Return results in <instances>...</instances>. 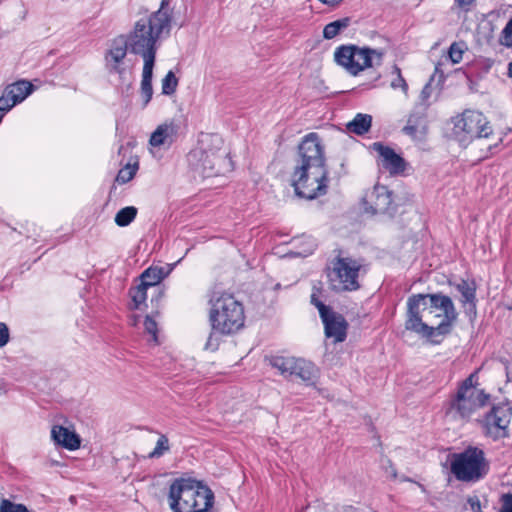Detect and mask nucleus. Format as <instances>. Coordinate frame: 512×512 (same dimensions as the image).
<instances>
[{
  "label": "nucleus",
  "instance_id": "1",
  "mask_svg": "<svg viewBox=\"0 0 512 512\" xmlns=\"http://www.w3.org/2000/svg\"><path fill=\"white\" fill-rule=\"evenodd\" d=\"M406 306L405 329L432 344H439L441 341L435 337L448 335L458 318L451 297L440 292L412 294Z\"/></svg>",
  "mask_w": 512,
  "mask_h": 512
},
{
  "label": "nucleus",
  "instance_id": "2",
  "mask_svg": "<svg viewBox=\"0 0 512 512\" xmlns=\"http://www.w3.org/2000/svg\"><path fill=\"white\" fill-rule=\"evenodd\" d=\"M328 174L321 138L317 133L311 132L305 135L298 145L291 180L295 195L307 200L325 195L329 182Z\"/></svg>",
  "mask_w": 512,
  "mask_h": 512
},
{
  "label": "nucleus",
  "instance_id": "3",
  "mask_svg": "<svg viewBox=\"0 0 512 512\" xmlns=\"http://www.w3.org/2000/svg\"><path fill=\"white\" fill-rule=\"evenodd\" d=\"M167 502L172 512H216L215 495L210 487L193 478H175Z\"/></svg>",
  "mask_w": 512,
  "mask_h": 512
},
{
  "label": "nucleus",
  "instance_id": "4",
  "mask_svg": "<svg viewBox=\"0 0 512 512\" xmlns=\"http://www.w3.org/2000/svg\"><path fill=\"white\" fill-rule=\"evenodd\" d=\"M209 303V322L211 328L222 335H231L244 326L243 304L232 294L214 292Z\"/></svg>",
  "mask_w": 512,
  "mask_h": 512
},
{
  "label": "nucleus",
  "instance_id": "5",
  "mask_svg": "<svg viewBox=\"0 0 512 512\" xmlns=\"http://www.w3.org/2000/svg\"><path fill=\"white\" fill-rule=\"evenodd\" d=\"M166 34V30H159V24L149 17L141 18L135 22L133 29L121 37L130 53L141 56L144 64L155 63L158 50L157 40Z\"/></svg>",
  "mask_w": 512,
  "mask_h": 512
},
{
  "label": "nucleus",
  "instance_id": "6",
  "mask_svg": "<svg viewBox=\"0 0 512 512\" xmlns=\"http://www.w3.org/2000/svg\"><path fill=\"white\" fill-rule=\"evenodd\" d=\"M450 471L462 482H477L489 472V463L481 448L468 446L460 453L451 455Z\"/></svg>",
  "mask_w": 512,
  "mask_h": 512
},
{
  "label": "nucleus",
  "instance_id": "7",
  "mask_svg": "<svg viewBox=\"0 0 512 512\" xmlns=\"http://www.w3.org/2000/svg\"><path fill=\"white\" fill-rule=\"evenodd\" d=\"M382 49L368 46L341 45L334 52L335 62L345 68L351 75L357 76L360 72L373 66H381L384 58Z\"/></svg>",
  "mask_w": 512,
  "mask_h": 512
},
{
  "label": "nucleus",
  "instance_id": "8",
  "mask_svg": "<svg viewBox=\"0 0 512 512\" xmlns=\"http://www.w3.org/2000/svg\"><path fill=\"white\" fill-rule=\"evenodd\" d=\"M360 263L350 257L338 256L327 268L328 283L332 291L340 293L356 291L360 288Z\"/></svg>",
  "mask_w": 512,
  "mask_h": 512
},
{
  "label": "nucleus",
  "instance_id": "9",
  "mask_svg": "<svg viewBox=\"0 0 512 512\" xmlns=\"http://www.w3.org/2000/svg\"><path fill=\"white\" fill-rule=\"evenodd\" d=\"M493 132L487 118L483 113L475 110H465L454 119V133L459 136L460 142L487 138Z\"/></svg>",
  "mask_w": 512,
  "mask_h": 512
},
{
  "label": "nucleus",
  "instance_id": "10",
  "mask_svg": "<svg viewBox=\"0 0 512 512\" xmlns=\"http://www.w3.org/2000/svg\"><path fill=\"white\" fill-rule=\"evenodd\" d=\"M318 290L314 289L310 302L314 305L324 325V333L327 338H333L335 343L344 342L347 338L349 324L345 317L335 312L332 307L324 304L317 296Z\"/></svg>",
  "mask_w": 512,
  "mask_h": 512
},
{
  "label": "nucleus",
  "instance_id": "11",
  "mask_svg": "<svg viewBox=\"0 0 512 512\" xmlns=\"http://www.w3.org/2000/svg\"><path fill=\"white\" fill-rule=\"evenodd\" d=\"M361 204L364 212L371 215L388 214L393 216L397 209L393 200V192L380 184H376L365 193L361 199Z\"/></svg>",
  "mask_w": 512,
  "mask_h": 512
},
{
  "label": "nucleus",
  "instance_id": "12",
  "mask_svg": "<svg viewBox=\"0 0 512 512\" xmlns=\"http://www.w3.org/2000/svg\"><path fill=\"white\" fill-rule=\"evenodd\" d=\"M128 48L121 37L111 40L109 48L104 54L105 69L110 75H117L118 78L133 73V67L127 60Z\"/></svg>",
  "mask_w": 512,
  "mask_h": 512
},
{
  "label": "nucleus",
  "instance_id": "13",
  "mask_svg": "<svg viewBox=\"0 0 512 512\" xmlns=\"http://www.w3.org/2000/svg\"><path fill=\"white\" fill-rule=\"evenodd\" d=\"M512 407L507 405H493L485 415L483 430L486 436L494 440L508 436V426L511 421Z\"/></svg>",
  "mask_w": 512,
  "mask_h": 512
},
{
  "label": "nucleus",
  "instance_id": "14",
  "mask_svg": "<svg viewBox=\"0 0 512 512\" xmlns=\"http://www.w3.org/2000/svg\"><path fill=\"white\" fill-rule=\"evenodd\" d=\"M471 380L472 377L465 378L459 384L456 394L449 401L446 415L454 420H468L478 409L476 404H472L468 398Z\"/></svg>",
  "mask_w": 512,
  "mask_h": 512
},
{
  "label": "nucleus",
  "instance_id": "15",
  "mask_svg": "<svg viewBox=\"0 0 512 512\" xmlns=\"http://www.w3.org/2000/svg\"><path fill=\"white\" fill-rule=\"evenodd\" d=\"M371 148L379 154L380 165L391 175L401 174L405 171L407 165L405 159L393 148L382 142H374Z\"/></svg>",
  "mask_w": 512,
  "mask_h": 512
},
{
  "label": "nucleus",
  "instance_id": "16",
  "mask_svg": "<svg viewBox=\"0 0 512 512\" xmlns=\"http://www.w3.org/2000/svg\"><path fill=\"white\" fill-rule=\"evenodd\" d=\"M180 123L175 119L165 121L157 126L151 134L149 144L153 147L170 148L180 136Z\"/></svg>",
  "mask_w": 512,
  "mask_h": 512
},
{
  "label": "nucleus",
  "instance_id": "17",
  "mask_svg": "<svg viewBox=\"0 0 512 512\" xmlns=\"http://www.w3.org/2000/svg\"><path fill=\"white\" fill-rule=\"evenodd\" d=\"M455 289L461 294L460 303L464 308L465 314L474 319L477 315V297L476 284L474 281L461 279L454 285Z\"/></svg>",
  "mask_w": 512,
  "mask_h": 512
},
{
  "label": "nucleus",
  "instance_id": "18",
  "mask_svg": "<svg viewBox=\"0 0 512 512\" xmlns=\"http://www.w3.org/2000/svg\"><path fill=\"white\" fill-rule=\"evenodd\" d=\"M292 376L299 378L307 386H313L319 378V369L311 361L303 358H296V364L293 366Z\"/></svg>",
  "mask_w": 512,
  "mask_h": 512
},
{
  "label": "nucleus",
  "instance_id": "19",
  "mask_svg": "<svg viewBox=\"0 0 512 512\" xmlns=\"http://www.w3.org/2000/svg\"><path fill=\"white\" fill-rule=\"evenodd\" d=\"M166 276L167 272H165L163 267H149L141 274V284L147 288H154L157 292V296L155 298L152 297V302H158L163 297L164 292L159 286V283Z\"/></svg>",
  "mask_w": 512,
  "mask_h": 512
},
{
  "label": "nucleus",
  "instance_id": "20",
  "mask_svg": "<svg viewBox=\"0 0 512 512\" xmlns=\"http://www.w3.org/2000/svg\"><path fill=\"white\" fill-rule=\"evenodd\" d=\"M51 438L57 444L68 450H75L80 447L79 436L61 425H54L51 430Z\"/></svg>",
  "mask_w": 512,
  "mask_h": 512
},
{
  "label": "nucleus",
  "instance_id": "21",
  "mask_svg": "<svg viewBox=\"0 0 512 512\" xmlns=\"http://www.w3.org/2000/svg\"><path fill=\"white\" fill-rule=\"evenodd\" d=\"M402 133L412 139H422L427 134V121L424 113L412 112Z\"/></svg>",
  "mask_w": 512,
  "mask_h": 512
},
{
  "label": "nucleus",
  "instance_id": "22",
  "mask_svg": "<svg viewBox=\"0 0 512 512\" xmlns=\"http://www.w3.org/2000/svg\"><path fill=\"white\" fill-rule=\"evenodd\" d=\"M33 89L34 86L31 82L20 80L8 85L4 90L6 91V95L9 96L14 103L18 104L28 97L33 92Z\"/></svg>",
  "mask_w": 512,
  "mask_h": 512
},
{
  "label": "nucleus",
  "instance_id": "23",
  "mask_svg": "<svg viewBox=\"0 0 512 512\" xmlns=\"http://www.w3.org/2000/svg\"><path fill=\"white\" fill-rule=\"evenodd\" d=\"M155 63L144 64L142 71V80H141V95L143 98V108H145L152 99L153 95V87H152V78H153V68Z\"/></svg>",
  "mask_w": 512,
  "mask_h": 512
},
{
  "label": "nucleus",
  "instance_id": "24",
  "mask_svg": "<svg viewBox=\"0 0 512 512\" xmlns=\"http://www.w3.org/2000/svg\"><path fill=\"white\" fill-rule=\"evenodd\" d=\"M169 4L170 0H162L159 9L149 16L150 19L159 24V30H166V35L170 33L172 21V15L168 9Z\"/></svg>",
  "mask_w": 512,
  "mask_h": 512
},
{
  "label": "nucleus",
  "instance_id": "25",
  "mask_svg": "<svg viewBox=\"0 0 512 512\" xmlns=\"http://www.w3.org/2000/svg\"><path fill=\"white\" fill-rule=\"evenodd\" d=\"M468 377H472L471 388L469 389L468 398L476 407L482 408L486 406L490 400V394L486 393L483 389H477L478 371H474Z\"/></svg>",
  "mask_w": 512,
  "mask_h": 512
},
{
  "label": "nucleus",
  "instance_id": "26",
  "mask_svg": "<svg viewBox=\"0 0 512 512\" xmlns=\"http://www.w3.org/2000/svg\"><path fill=\"white\" fill-rule=\"evenodd\" d=\"M371 124H372V116L371 115L358 113L354 117V119L346 125V127L350 132L361 136V135L366 134L370 130Z\"/></svg>",
  "mask_w": 512,
  "mask_h": 512
},
{
  "label": "nucleus",
  "instance_id": "27",
  "mask_svg": "<svg viewBox=\"0 0 512 512\" xmlns=\"http://www.w3.org/2000/svg\"><path fill=\"white\" fill-rule=\"evenodd\" d=\"M269 364L277 369L284 377H291L293 366L296 364V358L284 356H270L267 358Z\"/></svg>",
  "mask_w": 512,
  "mask_h": 512
},
{
  "label": "nucleus",
  "instance_id": "28",
  "mask_svg": "<svg viewBox=\"0 0 512 512\" xmlns=\"http://www.w3.org/2000/svg\"><path fill=\"white\" fill-rule=\"evenodd\" d=\"M350 22L351 19L349 17H344L328 23L323 29V37L328 40L335 38L342 30L350 25Z\"/></svg>",
  "mask_w": 512,
  "mask_h": 512
},
{
  "label": "nucleus",
  "instance_id": "29",
  "mask_svg": "<svg viewBox=\"0 0 512 512\" xmlns=\"http://www.w3.org/2000/svg\"><path fill=\"white\" fill-rule=\"evenodd\" d=\"M138 209L134 206L121 208L115 215L114 221L119 227L130 225L136 218Z\"/></svg>",
  "mask_w": 512,
  "mask_h": 512
},
{
  "label": "nucleus",
  "instance_id": "30",
  "mask_svg": "<svg viewBox=\"0 0 512 512\" xmlns=\"http://www.w3.org/2000/svg\"><path fill=\"white\" fill-rule=\"evenodd\" d=\"M118 80V92L124 100H129L133 94V73L125 76V78H118Z\"/></svg>",
  "mask_w": 512,
  "mask_h": 512
},
{
  "label": "nucleus",
  "instance_id": "31",
  "mask_svg": "<svg viewBox=\"0 0 512 512\" xmlns=\"http://www.w3.org/2000/svg\"><path fill=\"white\" fill-rule=\"evenodd\" d=\"M466 50L467 46L464 41L453 42L448 50L449 59L453 64L460 63Z\"/></svg>",
  "mask_w": 512,
  "mask_h": 512
},
{
  "label": "nucleus",
  "instance_id": "32",
  "mask_svg": "<svg viewBox=\"0 0 512 512\" xmlns=\"http://www.w3.org/2000/svg\"><path fill=\"white\" fill-rule=\"evenodd\" d=\"M218 158L212 153L202 152L200 162L203 170V174L206 176H212L215 173V166Z\"/></svg>",
  "mask_w": 512,
  "mask_h": 512
},
{
  "label": "nucleus",
  "instance_id": "33",
  "mask_svg": "<svg viewBox=\"0 0 512 512\" xmlns=\"http://www.w3.org/2000/svg\"><path fill=\"white\" fill-rule=\"evenodd\" d=\"M169 450H170L169 439L167 438L166 435L161 434L157 440L155 448L148 454V458H150V459L160 458Z\"/></svg>",
  "mask_w": 512,
  "mask_h": 512
},
{
  "label": "nucleus",
  "instance_id": "34",
  "mask_svg": "<svg viewBox=\"0 0 512 512\" xmlns=\"http://www.w3.org/2000/svg\"><path fill=\"white\" fill-rule=\"evenodd\" d=\"M178 86V78L173 71H169L162 79V94L172 95L175 93Z\"/></svg>",
  "mask_w": 512,
  "mask_h": 512
},
{
  "label": "nucleus",
  "instance_id": "35",
  "mask_svg": "<svg viewBox=\"0 0 512 512\" xmlns=\"http://www.w3.org/2000/svg\"><path fill=\"white\" fill-rule=\"evenodd\" d=\"M147 289L148 288L141 283L138 286L130 289L129 294L132 298V301L134 302L135 309H138L139 306L145 302L147 298Z\"/></svg>",
  "mask_w": 512,
  "mask_h": 512
},
{
  "label": "nucleus",
  "instance_id": "36",
  "mask_svg": "<svg viewBox=\"0 0 512 512\" xmlns=\"http://www.w3.org/2000/svg\"><path fill=\"white\" fill-rule=\"evenodd\" d=\"M138 169V164L130 165L127 164L125 167L119 170L117 176H116V182L120 184H125L129 182L136 174V171Z\"/></svg>",
  "mask_w": 512,
  "mask_h": 512
},
{
  "label": "nucleus",
  "instance_id": "37",
  "mask_svg": "<svg viewBox=\"0 0 512 512\" xmlns=\"http://www.w3.org/2000/svg\"><path fill=\"white\" fill-rule=\"evenodd\" d=\"M0 512H30L29 509L21 503H14L9 499H2Z\"/></svg>",
  "mask_w": 512,
  "mask_h": 512
},
{
  "label": "nucleus",
  "instance_id": "38",
  "mask_svg": "<svg viewBox=\"0 0 512 512\" xmlns=\"http://www.w3.org/2000/svg\"><path fill=\"white\" fill-rule=\"evenodd\" d=\"M392 73L396 75V78L392 80L391 87L394 89L401 88L404 93H407L408 85L401 74V69L397 65H394Z\"/></svg>",
  "mask_w": 512,
  "mask_h": 512
},
{
  "label": "nucleus",
  "instance_id": "39",
  "mask_svg": "<svg viewBox=\"0 0 512 512\" xmlns=\"http://www.w3.org/2000/svg\"><path fill=\"white\" fill-rule=\"evenodd\" d=\"M220 335H222V334L219 332H216L215 330H213L211 328V332L207 338L204 349L212 351V352L218 350L220 342H221Z\"/></svg>",
  "mask_w": 512,
  "mask_h": 512
},
{
  "label": "nucleus",
  "instance_id": "40",
  "mask_svg": "<svg viewBox=\"0 0 512 512\" xmlns=\"http://www.w3.org/2000/svg\"><path fill=\"white\" fill-rule=\"evenodd\" d=\"M499 42L501 45L511 48L512 47V18L507 22L503 28Z\"/></svg>",
  "mask_w": 512,
  "mask_h": 512
},
{
  "label": "nucleus",
  "instance_id": "41",
  "mask_svg": "<svg viewBox=\"0 0 512 512\" xmlns=\"http://www.w3.org/2000/svg\"><path fill=\"white\" fill-rule=\"evenodd\" d=\"M16 103L9 96L6 95V91H3L2 96L0 97V115L1 118L5 116V114L14 106Z\"/></svg>",
  "mask_w": 512,
  "mask_h": 512
},
{
  "label": "nucleus",
  "instance_id": "42",
  "mask_svg": "<svg viewBox=\"0 0 512 512\" xmlns=\"http://www.w3.org/2000/svg\"><path fill=\"white\" fill-rule=\"evenodd\" d=\"M144 328L145 331L150 334L155 342H157V323L156 321L149 315L145 317L144 320Z\"/></svg>",
  "mask_w": 512,
  "mask_h": 512
},
{
  "label": "nucleus",
  "instance_id": "43",
  "mask_svg": "<svg viewBox=\"0 0 512 512\" xmlns=\"http://www.w3.org/2000/svg\"><path fill=\"white\" fill-rule=\"evenodd\" d=\"M9 328L8 326L0 322V348L4 347L9 342Z\"/></svg>",
  "mask_w": 512,
  "mask_h": 512
},
{
  "label": "nucleus",
  "instance_id": "44",
  "mask_svg": "<svg viewBox=\"0 0 512 512\" xmlns=\"http://www.w3.org/2000/svg\"><path fill=\"white\" fill-rule=\"evenodd\" d=\"M501 512H512V493H507L502 496Z\"/></svg>",
  "mask_w": 512,
  "mask_h": 512
},
{
  "label": "nucleus",
  "instance_id": "45",
  "mask_svg": "<svg viewBox=\"0 0 512 512\" xmlns=\"http://www.w3.org/2000/svg\"><path fill=\"white\" fill-rule=\"evenodd\" d=\"M433 79H434V75L431 77L430 81L428 83H426L425 86L422 88L420 98H421V101L424 103L430 98V96L432 94L431 82L433 81Z\"/></svg>",
  "mask_w": 512,
  "mask_h": 512
},
{
  "label": "nucleus",
  "instance_id": "46",
  "mask_svg": "<svg viewBox=\"0 0 512 512\" xmlns=\"http://www.w3.org/2000/svg\"><path fill=\"white\" fill-rule=\"evenodd\" d=\"M467 503L473 512H482L481 511V502L477 496L468 497Z\"/></svg>",
  "mask_w": 512,
  "mask_h": 512
},
{
  "label": "nucleus",
  "instance_id": "47",
  "mask_svg": "<svg viewBox=\"0 0 512 512\" xmlns=\"http://www.w3.org/2000/svg\"><path fill=\"white\" fill-rule=\"evenodd\" d=\"M455 1V5L460 8L461 10L463 11H469V7L470 5L475 1V0H454Z\"/></svg>",
  "mask_w": 512,
  "mask_h": 512
},
{
  "label": "nucleus",
  "instance_id": "48",
  "mask_svg": "<svg viewBox=\"0 0 512 512\" xmlns=\"http://www.w3.org/2000/svg\"><path fill=\"white\" fill-rule=\"evenodd\" d=\"M440 66L441 64L438 63L436 66H435V74H439V80L440 81H443L445 79V76H444V73L443 71L440 69Z\"/></svg>",
  "mask_w": 512,
  "mask_h": 512
},
{
  "label": "nucleus",
  "instance_id": "49",
  "mask_svg": "<svg viewBox=\"0 0 512 512\" xmlns=\"http://www.w3.org/2000/svg\"><path fill=\"white\" fill-rule=\"evenodd\" d=\"M319 1L322 2L323 4L335 6V5L339 4L342 0H319Z\"/></svg>",
  "mask_w": 512,
  "mask_h": 512
},
{
  "label": "nucleus",
  "instance_id": "50",
  "mask_svg": "<svg viewBox=\"0 0 512 512\" xmlns=\"http://www.w3.org/2000/svg\"><path fill=\"white\" fill-rule=\"evenodd\" d=\"M466 77H467V80H468V85H469V88L471 91H476V89L474 88V85L475 83L473 82V80L471 79V77L469 75L466 74Z\"/></svg>",
  "mask_w": 512,
  "mask_h": 512
},
{
  "label": "nucleus",
  "instance_id": "51",
  "mask_svg": "<svg viewBox=\"0 0 512 512\" xmlns=\"http://www.w3.org/2000/svg\"><path fill=\"white\" fill-rule=\"evenodd\" d=\"M507 75H508L509 78H512V61L508 64Z\"/></svg>",
  "mask_w": 512,
  "mask_h": 512
},
{
  "label": "nucleus",
  "instance_id": "52",
  "mask_svg": "<svg viewBox=\"0 0 512 512\" xmlns=\"http://www.w3.org/2000/svg\"><path fill=\"white\" fill-rule=\"evenodd\" d=\"M498 147V143L494 144V145H489L488 146V151L493 154L494 153V149H496Z\"/></svg>",
  "mask_w": 512,
  "mask_h": 512
},
{
  "label": "nucleus",
  "instance_id": "53",
  "mask_svg": "<svg viewBox=\"0 0 512 512\" xmlns=\"http://www.w3.org/2000/svg\"><path fill=\"white\" fill-rule=\"evenodd\" d=\"M5 390V383L2 379H0V394Z\"/></svg>",
  "mask_w": 512,
  "mask_h": 512
}]
</instances>
